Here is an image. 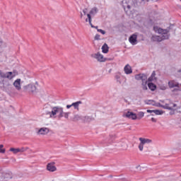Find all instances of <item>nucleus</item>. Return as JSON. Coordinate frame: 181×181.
Masks as SVG:
<instances>
[{
  "label": "nucleus",
  "mask_w": 181,
  "mask_h": 181,
  "mask_svg": "<svg viewBox=\"0 0 181 181\" xmlns=\"http://www.w3.org/2000/svg\"><path fill=\"white\" fill-rule=\"evenodd\" d=\"M18 73L16 71L4 72L0 71V77L1 78H6L3 80V87L6 93H12L13 91V86H12L11 80L18 76Z\"/></svg>",
  "instance_id": "f257e3e1"
},
{
  "label": "nucleus",
  "mask_w": 181,
  "mask_h": 181,
  "mask_svg": "<svg viewBox=\"0 0 181 181\" xmlns=\"http://www.w3.org/2000/svg\"><path fill=\"white\" fill-rule=\"evenodd\" d=\"M153 30L160 35H152L151 42H162L163 40H168L169 39V31L168 29H162L158 26H154Z\"/></svg>",
  "instance_id": "f03ea898"
},
{
  "label": "nucleus",
  "mask_w": 181,
  "mask_h": 181,
  "mask_svg": "<svg viewBox=\"0 0 181 181\" xmlns=\"http://www.w3.org/2000/svg\"><path fill=\"white\" fill-rule=\"evenodd\" d=\"M161 103H157L156 105H155V102L153 100H148V104H151L152 105H156V107H160L161 108H163L164 110H173V108L177 107V105L176 103H165V100H160ZM173 105V107L171 106Z\"/></svg>",
  "instance_id": "7ed1b4c3"
},
{
  "label": "nucleus",
  "mask_w": 181,
  "mask_h": 181,
  "mask_svg": "<svg viewBox=\"0 0 181 181\" xmlns=\"http://www.w3.org/2000/svg\"><path fill=\"white\" fill-rule=\"evenodd\" d=\"M122 5L126 12H131L132 13H133L132 11H135V8H136V4L134 0H124L122 1Z\"/></svg>",
  "instance_id": "20e7f679"
},
{
  "label": "nucleus",
  "mask_w": 181,
  "mask_h": 181,
  "mask_svg": "<svg viewBox=\"0 0 181 181\" xmlns=\"http://www.w3.org/2000/svg\"><path fill=\"white\" fill-rule=\"evenodd\" d=\"M37 88L36 85L30 83L28 85H25L23 87V93H29L30 94H36Z\"/></svg>",
  "instance_id": "39448f33"
},
{
  "label": "nucleus",
  "mask_w": 181,
  "mask_h": 181,
  "mask_svg": "<svg viewBox=\"0 0 181 181\" xmlns=\"http://www.w3.org/2000/svg\"><path fill=\"white\" fill-rule=\"evenodd\" d=\"M13 177V174L11 171H0V181H8Z\"/></svg>",
  "instance_id": "423d86ee"
},
{
  "label": "nucleus",
  "mask_w": 181,
  "mask_h": 181,
  "mask_svg": "<svg viewBox=\"0 0 181 181\" xmlns=\"http://www.w3.org/2000/svg\"><path fill=\"white\" fill-rule=\"evenodd\" d=\"M139 140L140 141V144H139V151H141V152L144 151V145H145L146 144H152V140L149 139L140 137Z\"/></svg>",
  "instance_id": "0eeeda50"
},
{
  "label": "nucleus",
  "mask_w": 181,
  "mask_h": 181,
  "mask_svg": "<svg viewBox=\"0 0 181 181\" xmlns=\"http://www.w3.org/2000/svg\"><path fill=\"white\" fill-rule=\"evenodd\" d=\"M115 78L119 84H122V81L124 80V83H127V77L122 76L120 72H117L115 74Z\"/></svg>",
  "instance_id": "6e6552de"
},
{
  "label": "nucleus",
  "mask_w": 181,
  "mask_h": 181,
  "mask_svg": "<svg viewBox=\"0 0 181 181\" xmlns=\"http://www.w3.org/2000/svg\"><path fill=\"white\" fill-rule=\"evenodd\" d=\"M91 57H93V59H96V60H98V62H99L100 63L105 62V58L100 52L91 54Z\"/></svg>",
  "instance_id": "1a4fd4ad"
},
{
  "label": "nucleus",
  "mask_w": 181,
  "mask_h": 181,
  "mask_svg": "<svg viewBox=\"0 0 181 181\" xmlns=\"http://www.w3.org/2000/svg\"><path fill=\"white\" fill-rule=\"evenodd\" d=\"M137 39H138V34L136 33L129 37V43H131V45L134 46L138 43Z\"/></svg>",
  "instance_id": "9d476101"
},
{
  "label": "nucleus",
  "mask_w": 181,
  "mask_h": 181,
  "mask_svg": "<svg viewBox=\"0 0 181 181\" xmlns=\"http://www.w3.org/2000/svg\"><path fill=\"white\" fill-rule=\"evenodd\" d=\"M21 78H17L14 82L13 83V87H15L16 90L17 91H21L22 90V85L21 84Z\"/></svg>",
  "instance_id": "9b49d317"
},
{
  "label": "nucleus",
  "mask_w": 181,
  "mask_h": 181,
  "mask_svg": "<svg viewBox=\"0 0 181 181\" xmlns=\"http://www.w3.org/2000/svg\"><path fill=\"white\" fill-rule=\"evenodd\" d=\"M124 117H126V118H129V119H137L138 116L136 115V114L132 112H127L125 114H124Z\"/></svg>",
  "instance_id": "f8f14e48"
},
{
  "label": "nucleus",
  "mask_w": 181,
  "mask_h": 181,
  "mask_svg": "<svg viewBox=\"0 0 181 181\" xmlns=\"http://www.w3.org/2000/svg\"><path fill=\"white\" fill-rule=\"evenodd\" d=\"M135 79L138 81L141 80L143 83L144 81H147L148 76H146V74H139L135 76Z\"/></svg>",
  "instance_id": "ddd939ff"
},
{
  "label": "nucleus",
  "mask_w": 181,
  "mask_h": 181,
  "mask_svg": "<svg viewBox=\"0 0 181 181\" xmlns=\"http://www.w3.org/2000/svg\"><path fill=\"white\" fill-rule=\"evenodd\" d=\"M54 165V162L49 163L47 165V170H48V172H56V170H57V168H56Z\"/></svg>",
  "instance_id": "4468645a"
},
{
  "label": "nucleus",
  "mask_w": 181,
  "mask_h": 181,
  "mask_svg": "<svg viewBox=\"0 0 181 181\" xmlns=\"http://www.w3.org/2000/svg\"><path fill=\"white\" fill-rule=\"evenodd\" d=\"M49 132H50L49 128L42 127L37 131V135H47Z\"/></svg>",
  "instance_id": "2eb2a0df"
},
{
  "label": "nucleus",
  "mask_w": 181,
  "mask_h": 181,
  "mask_svg": "<svg viewBox=\"0 0 181 181\" xmlns=\"http://www.w3.org/2000/svg\"><path fill=\"white\" fill-rule=\"evenodd\" d=\"M59 109H60V107L59 106L52 107L51 117H52V118H56V115L59 114Z\"/></svg>",
  "instance_id": "dca6fc26"
},
{
  "label": "nucleus",
  "mask_w": 181,
  "mask_h": 181,
  "mask_svg": "<svg viewBox=\"0 0 181 181\" xmlns=\"http://www.w3.org/2000/svg\"><path fill=\"white\" fill-rule=\"evenodd\" d=\"M124 71L125 74H132V67H131V66L127 64L124 67Z\"/></svg>",
  "instance_id": "f3484780"
},
{
  "label": "nucleus",
  "mask_w": 181,
  "mask_h": 181,
  "mask_svg": "<svg viewBox=\"0 0 181 181\" xmlns=\"http://www.w3.org/2000/svg\"><path fill=\"white\" fill-rule=\"evenodd\" d=\"M168 86L170 88H175V87H177L179 88V83L175 81H170L168 82Z\"/></svg>",
  "instance_id": "a211bd4d"
},
{
  "label": "nucleus",
  "mask_w": 181,
  "mask_h": 181,
  "mask_svg": "<svg viewBox=\"0 0 181 181\" xmlns=\"http://www.w3.org/2000/svg\"><path fill=\"white\" fill-rule=\"evenodd\" d=\"M81 119H83V117H81V116L79 115H75L71 118V120L73 121V122H77L78 121H81Z\"/></svg>",
  "instance_id": "6ab92c4d"
},
{
  "label": "nucleus",
  "mask_w": 181,
  "mask_h": 181,
  "mask_svg": "<svg viewBox=\"0 0 181 181\" xmlns=\"http://www.w3.org/2000/svg\"><path fill=\"white\" fill-rule=\"evenodd\" d=\"M81 104H83V102L78 101V102L73 103L71 105L72 107H74V110H77V111H78L79 110L78 107H80Z\"/></svg>",
  "instance_id": "aec40b11"
},
{
  "label": "nucleus",
  "mask_w": 181,
  "mask_h": 181,
  "mask_svg": "<svg viewBox=\"0 0 181 181\" xmlns=\"http://www.w3.org/2000/svg\"><path fill=\"white\" fill-rule=\"evenodd\" d=\"M115 139V134H110L107 139V144H111L112 142H114Z\"/></svg>",
  "instance_id": "412c9836"
},
{
  "label": "nucleus",
  "mask_w": 181,
  "mask_h": 181,
  "mask_svg": "<svg viewBox=\"0 0 181 181\" xmlns=\"http://www.w3.org/2000/svg\"><path fill=\"white\" fill-rule=\"evenodd\" d=\"M98 12V8H97V7H93L90 11L89 14L92 15V16H95V15H97Z\"/></svg>",
  "instance_id": "4be33fe9"
},
{
  "label": "nucleus",
  "mask_w": 181,
  "mask_h": 181,
  "mask_svg": "<svg viewBox=\"0 0 181 181\" xmlns=\"http://www.w3.org/2000/svg\"><path fill=\"white\" fill-rule=\"evenodd\" d=\"M86 15H87L88 18L86 19V22H89V25L91 26V28H94V25L91 23V16H92V15L90 14V13H88Z\"/></svg>",
  "instance_id": "5701e85b"
},
{
  "label": "nucleus",
  "mask_w": 181,
  "mask_h": 181,
  "mask_svg": "<svg viewBox=\"0 0 181 181\" xmlns=\"http://www.w3.org/2000/svg\"><path fill=\"white\" fill-rule=\"evenodd\" d=\"M108 45L107 44H104L103 46H102V52L103 53H108Z\"/></svg>",
  "instance_id": "b1692460"
},
{
  "label": "nucleus",
  "mask_w": 181,
  "mask_h": 181,
  "mask_svg": "<svg viewBox=\"0 0 181 181\" xmlns=\"http://www.w3.org/2000/svg\"><path fill=\"white\" fill-rule=\"evenodd\" d=\"M58 118H63V115H64V111L63 110V107H59V110L58 112Z\"/></svg>",
  "instance_id": "393cba45"
},
{
  "label": "nucleus",
  "mask_w": 181,
  "mask_h": 181,
  "mask_svg": "<svg viewBox=\"0 0 181 181\" xmlns=\"http://www.w3.org/2000/svg\"><path fill=\"white\" fill-rule=\"evenodd\" d=\"M148 87L151 90V91H155V90H156V86L153 83H148Z\"/></svg>",
  "instance_id": "a878e982"
},
{
  "label": "nucleus",
  "mask_w": 181,
  "mask_h": 181,
  "mask_svg": "<svg viewBox=\"0 0 181 181\" xmlns=\"http://www.w3.org/2000/svg\"><path fill=\"white\" fill-rule=\"evenodd\" d=\"M145 117V113L144 112H139L137 114V119H142Z\"/></svg>",
  "instance_id": "bb28decb"
},
{
  "label": "nucleus",
  "mask_w": 181,
  "mask_h": 181,
  "mask_svg": "<svg viewBox=\"0 0 181 181\" xmlns=\"http://www.w3.org/2000/svg\"><path fill=\"white\" fill-rule=\"evenodd\" d=\"M156 76V74L155 73V71H153L151 77L148 78V81H153L154 80H156V78L155 76Z\"/></svg>",
  "instance_id": "cd10ccee"
},
{
  "label": "nucleus",
  "mask_w": 181,
  "mask_h": 181,
  "mask_svg": "<svg viewBox=\"0 0 181 181\" xmlns=\"http://www.w3.org/2000/svg\"><path fill=\"white\" fill-rule=\"evenodd\" d=\"M148 84V81H146L144 82H142L141 83V88L144 90H148V86H146Z\"/></svg>",
  "instance_id": "c85d7f7f"
},
{
  "label": "nucleus",
  "mask_w": 181,
  "mask_h": 181,
  "mask_svg": "<svg viewBox=\"0 0 181 181\" xmlns=\"http://www.w3.org/2000/svg\"><path fill=\"white\" fill-rule=\"evenodd\" d=\"M10 151L14 154L19 153V148H11Z\"/></svg>",
  "instance_id": "c756f323"
},
{
  "label": "nucleus",
  "mask_w": 181,
  "mask_h": 181,
  "mask_svg": "<svg viewBox=\"0 0 181 181\" xmlns=\"http://www.w3.org/2000/svg\"><path fill=\"white\" fill-rule=\"evenodd\" d=\"M153 112L156 114V115H162V114H163V111L158 110H154Z\"/></svg>",
  "instance_id": "7c9ffc66"
},
{
  "label": "nucleus",
  "mask_w": 181,
  "mask_h": 181,
  "mask_svg": "<svg viewBox=\"0 0 181 181\" xmlns=\"http://www.w3.org/2000/svg\"><path fill=\"white\" fill-rule=\"evenodd\" d=\"M28 149H29L28 147H22L21 148H18V152H21V153L23 152H26V151H28Z\"/></svg>",
  "instance_id": "2f4dec72"
},
{
  "label": "nucleus",
  "mask_w": 181,
  "mask_h": 181,
  "mask_svg": "<svg viewBox=\"0 0 181 181\" xmlns=\"http://www.w3.org/2000/svg\"><path fill=\"white\" fill-rule=\"evenodd\" d=\"M71 112H66L64 113L63 117L66 118V119H69V116L70 115Z\"/></svg>",
  "instance_id": "473e14b6"
},
{
  "label": "nucleus",
  "mask_w": 181,
  "mask_h": 181,
  "mask_svg": "<svg viewBox=\"0 0 181 181\" xmlns=\"http://www.w3.org/2000/svg\"><path fill=\"white\" fill-rule=\"evenodd\" d=\"M45 114L46 115H49V118H53V116H52V110L51 111L46 110Z\"/></svg>",
  "instance_id": "72a5a7b5"
},
{
  "label": "nucleus",
  "mask_w": 181,
  "mask_h": 181,
  "mask_svg": "<svg viewBox=\"0 0 181 181\" xmlns=\"http://www.w3.org/2000/svg\"><path fill=\"white\" fill-rule=\"evenodd\" d=\"M4 148V146L2 144L0 145V153H5V148Z\"/></svg>",
  "instance_id": "f704fd0d"
},
{
  "label": "nucleus",
  "mask_w": 181,
  "mask_h": 181,
  "mask_svg": "<svg viewBox=\"0 0 181 181\" xmlns=\"http://www.w3.org/2000/svg\"><path fill=\"white\" fill-rule=\"evenodd\" d=\"M98 32L102 33V35H105V31L104 30L98 29Z\"/></svg>",
  "instance_id": "c9c22d12"
},
{
  "label": "nucleus",
  "mask_w": 181,
  "mask_h": 181,
  "mask_svg": "<svg viewBox=\"0 0 181 181\" xmlns=\"http://www.w3.org/2000/svg\"><path fill=\"white\" fill-rule=\"evenodd\" d=\"M141 4H145V2H149L150 0H139Z\"/></svg>",
  "instance_id": "e433bc0d"
},
{
  "label": "nucleus",
  "mask_w": 181,
  "mask_h": 181,
  "mask_svg": "<svg viewBox=\"0 0 181 181\" xmlns=\"http://www.w3.org/2000/svg\"><path fill=\"white\" fill-rule=\"evenodd\" d=\"M88 11V8H84L83 10V15H87V12Z\"/></svg>",
  "instance_id": "4c0bfd02"
},
{
  "label": "nucleus",
  "mask_w": 181,
  "mask_h": 181,
  "mask_svg": "<svg viewBox=\"0 0 181 181\" xmlns=\"http://www.w3.org/2000/svg\"><path fill=\"white\" fill-rule=\"evenodd\" d=\"M95 40H100V35L96 34L95 36Z\"/></svg>",
  "instance_id": "58836bf2"
},
{
  "label": "nucleus",
  "mask_w": 181,
  "mask_h": 181,
  "mask_svg": "<svg viewBox=\"0 0 181 181\" xmlns=\"http://www.w3.org/2000/svg\"><path fill=\"white\" fill-rule=\"evenodd\" d=\"M146 112H148L149 114H152V112H154V110H147Z\"/></svg>",
  "instance_id": "ea45409f"
},
{
  "label": "nucleus",
  "mask_w": 181,
  "mask_h": 181,
  "mask_svg": "<svg viewBox=\"0 0 181 181\" xmlns=\"http://www.w3.org/2000/svg\"><path fill=\"white\" fill-rule=\"evenodd\" d=\"M2 45H4V42L0 41V52L2 50Z\"/></svg>",
  "instance_id": "a19ab883"
},
{
  "label": "nucleus",
  "mask_w": 181,
  "mask_h": 181,
  "mask_svg": "<svg viewBox=\"0 0 181 181\" xmlns=\"http://www.w3.org/2000/svg\"><path fill=\"white\" fill-rule=\"evenodd\" d=\"M175 91H181V90L179 88H177L173 90V93H175Z\"/></svg>",
  "instance_id": "79ce46f5"
},
{
  "label": "nucleus",
  "mask_w": 181,
  "mask_h": 181,
  "mask_svg": "<svg viewBox=\"0 0 181 181\" xmlns=\"http://www.w3.org/2000/svg\"><path fill=\"white\" fill-rule=\"evenodd\" d=\"M173 114H175V109L173 108V110H171V112H170V115H173Z\"/></svg>",
  "instance_id": "37998d69"
},
{
  "label": "nucleus",
  "mask_w": 181,
  "mask_h": 181,
  "mask_svg": "<svg viewBox=\"0 0 181 181\" xmlns=\"http://www.w3.org/2000/svg\"><path fill=\"white\" fill-rule=\"evenodd\" d=\"M177 112L181 113V106H180V107H178L177 108Z\"/></svg>",
  "instance_id": "c03bdc74"
},
{
  "label": "nucleus",
  "mask_w": 181,
  "mask_h": 181,
  "mask_svg": "<svg viewBox=\"0 0 181 181\" xmlns=\"http://www.w3.org/2000/svg\"><path fill=\"white\" fill-rule=\"evenodd\" d=\"M160 90H166V86H160Z\"/></svg>",
  "instance_id": "a18cd8bd"
},
{
  "label": "nucleus",
  "mask_w": 181,
  "mask_h": 181,
  "mask_svg": "<svg viewBox=\"0 0 181 181\" xmlns=\"http://www.w3.org/2000/svg\"><path fill=\"white\" fill-rule=\"evenodd\" d=\"M71 107H73V105H66L67 110L71 108Z\"/></svg>",
  "instance_id": "49530a36"
},
{
  "label": "nucleus",
  "mask_w": 181,
  "mask_h": 181,
  "mask_svg": "<svg viewBox=\"0 0 181 181\" xmlns=\"http://www.w3.org/2000/svg\"><path fill=\"white\" fill-rule=\"evenodd\" d=\"M151 121L152 122H156V119H155L154 117H152Z\"/></svg>",
  "instance_id": "de8ad7c7"
},
{
  "label": "nucleus",
  "mask_w": 181,
  "mask_h": 181,
  "mask_svg": "<svg viewBox=\"0 0 181 181\" xmlns=\"http://www.w3.org/2000/svg\"><path fill=\"white\" fill-rule=\"evenodd\" d=\"M92 28H94L95 29H97V30H98V26H94L93 25V27H92Z\"/></svg>",
  "instance_id": "09e8293b"
},
{
  "label": "nucleus",
  "mask_w": 181,
  "mask_h": 181,
  "mask_svg": "<svg viewBox=\"0 0 181 181\" xmlns=\"http://www.w3.org/2000/svg\"><path fill=\"white\" fill-rule=\"evenodd\" d=\"M81 18H83V13L81 12Z\"/></svg>",
  "instance_id": "8fccbe9b"
},
{
  "label": "nucleus",
  "mask_w": 181,
  "mask_h": 181,
  "mask_svg": "<svg viewBox=\"0 0 181 181\" xmlns=\"http://www.w3.org/2000/svg\"><path fill=\"white\" fill-rule=\"evenodd\" d=\"M111 71H112V69H110L109 71H108V73H111Z\"/></svg>",
  "instance_id": "3c124183"
},
{
  "label": "nucleus",
  "mask_w": 181,
  "mask_h": 181,
  "mask_svg": "<svg viewBox=\"0 0 181 181\" xmlns=\"http://www.w3.org/2000/svg\"><path fill=\"white\" fill-rule=\"evenodd\" d=\"M180 71H181V70H179V71H178V73H180Z\"/></svg>",
  "instance_id": "603ef678"
},
{
  "label": "nucleus",
  "mask_w": 181,
  "mask_h": 181,
  "mask_svg": "<svg viewBox=\"0 0 181 181\" xmlns=\"http://www.w3.org/2000/svg\"><path fill=\"white\" fill-rule=\"evenodd\" d=\"M35 84H37V82H36Z\"/></svg>",
  "instance_id": "864d4df0"
}]
</instances>
